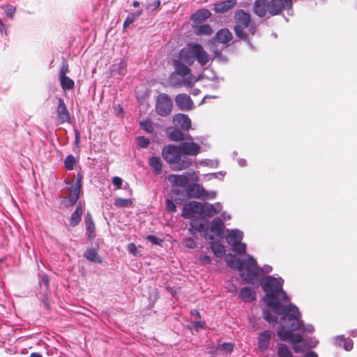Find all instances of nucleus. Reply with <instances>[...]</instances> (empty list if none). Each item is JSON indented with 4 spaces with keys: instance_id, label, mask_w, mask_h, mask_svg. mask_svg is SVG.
<instances>
[{
    "instance_id": "f257e3e1",
    "label": "nucleus",
    "mask_w": 357,
    "mask_h": 357,
    "mask_svg": "<svg viewBox=\"0 0 357 357\" xmlns=\"http://www.w3.org/2000/svg\"><path fill=\"white\" fill-rule=\"evenodd\" d=\"M263 290L266 292L265 301L268 307L275 313L280 314V301L287 302L288 296L283 290L282 282L273 276H267L261 283Z\"/></svg>"
},
{
    "instance_id": "f03ea898",
    "label": "nucleus",
    "mask_w": 357,
    "mask_h": 357,
    "mask_svg": "<svg viewBox=\"0 0 357 357\" xmlns=\"http://www.w3.org/2000/svg\"><path fill=\"white\" fill-rule=\"evenodd\" d=\"M162 156L174 171H181L188 169L193 164L189 157L183 156L178 146L166 145L162 150Z\"/></svg>"
},
{
    "instance_id": "7ed1b4c3",
    "label": "nucleus",
    "mask_w": 357,
    "mask_h": 357,
    "mask_svg": "<svg viewBox=\"0 0 357 357\" xmlns=\"http://www.w3.org/2000/svg\"><path fill=\"white\" fill-rule=\"evenodd\" d=\"M293 3L290 0H256L253 10L259 17H264L267 13L271 15H279L284 10H291Z\"/></svg>"
},
{
    "instance_id": "20e7f679",
    "label": "nucleus",
    "mask_w": 357,
    "mask_h": 357,
    "mask_svg": "<svg viewBox=\"0 0 357 357\" xmlns=\"http://www.w3.org/2000/svg\"><path fill=\"white\" fill-rule=\"evenodd\" d=\"M283 315L280 318L281 327L287 328L290 331H298L301 329L302 324L300 321L301 314L298 307L289 304L284 305L280 314Z\"/></svg>"
},
{
    "instance_id": "39448f33",
    "label": "nucleus",
    "mask_w": 357,
    "mask_h": 357,
    "mask_svg": "<svg viewBox=\"0 0 357 357\" xmlns=\"http://www.w3.org/2000/svg\"><path fill=\"white\" fill-rule=\"evenodd\" d=\"M238 271H239L240 275L245 283L252 282L264 273L263 269L257 266V261L250 255L242 260L241 268H238Z\"/></svg>"
},
{
    "instance_id": "423d86ee",
    "label": "nucleus",
    "mask_w": 357,
    "mask_h": 357,
    "mask_svg": "<svg viewBox=\"0 0 357 357\" xmlns=\"http://www.w3.org/2000/svg\"><path fill=\"white\" fill-rule=\"evenodd\" d=\"M234 17L235 21L234 31L236 37L248 44H250L249 36L244 31V29L248 28L251 22L250 14L241 9L236 11Z\"/></svg>"
},
{
    "instance_id": "0eeeda50",
    "label": "nucleus",
    "mask_w": 357,
    "mask_h": 357,
    "mask_svg": "<svg viewBox=\"0 0 357 357\" xmlns=\"http://www.w3.org/2000/svg\"><path fill=\"white\" fill-rule=\"evenodd\" d=\"M173 109V102L171 98L167 93H160L158 95L155 109V112L160 116H167Z\"/></svg>"
},
{
    "instance_id": "6e6552de",
    "label": "nucleus",
    "mask_w": 357,
    "mask_h": 357,
    "mask_svg": "<svg viewBox=\"0 0 357 357\" xmlns=\"http://www.w3.org/2000/svg\"><path fill=\"white\" fill-rule=\"evenodd\" d=\"M179 150L183 156H196L201 152V146L191 142H183L178 144Z\"/></svg>"
},
{
    "instance_id": "1a4fd4ad",
    "label": "nucleus",
    "mask_w": 357,
    "mask_h": 357,
    "mask_svg": "<svg viewBox=\"0 0 357 357\" xmlns=\"http://www.w3.org/2000/svg\"><path fill=\"white\" fill-rule=\"evenodd\" d=\"M83 176L81 174H77L75 181L73 183L70 188V195L68 196V202L71 204H75L78 199L82 189V181Z\"/></svg>"
},
{
    "instance_id": "9d476101",
    "label": "nucleus",
    "mask_w": 357,
    "mask_h": 357,
    "mask_svg": "<svg viewBox=\"0 0 357 357\" xmlns=\"http://www.w3.org/2000/svg\"><path fill=\"white\" fill-rule=\"evenodd\" d=\"M293 331L287 330L284 327H280L277 331L278 336L281 340H289L291 342L297 344L303 341V337L300 334L292 333Z\"/></svg>"
},
{
    "instance_id": "9b49d317",
    "label": "nucleus",
    "mask_w": 357,
    "mask_h": 357,
    "mask_svg": "<svg viewBox=\"0 0 357 357\" xmlns=\"http://www.w3.org/2000/svg\"><path fill=\"white\" fill-rule=\"evenodd\" d=\"M176 106L183 111H189L192 109L194 103L190 96L186 93L178 94L175 98Z\"/></svg>"
},
{
    "instance_id": "f8f14e48",
    "label": "nucleus",
    "mask_w": 357,
    "mask_h": 357,
    "mask_svg": "<svg viewBox=\"0 0 357 357\" xmlns=\"http://www.w3.org/2000/svg\"><path fill=\"white\" fill-rule=\"evenodd\" d=\"M185 195L188 198L199 199L207 196V192L198 184H191L188 185L185 190Z\"/></svg>"
},
{
    "instance_id": "ddd939ff",
    "label": "nucleus",
    "mask_w": 357,
    "mask_h": 357,
    "mask_svg": "<svg viewBox=\"0 0 357 357\" xmlns=\"http://www.w3.org/2000/svg\"><path fill=\"white\" fill-rule=\"evenodd\" d=\"M273 333L271 331H264L258 335L257 349L259 351H266L270 345Z\"/></svg>"
},
{
    "instance_id": "4468645a",
    "label": "nucleus",
    "mask_w": 357,
    "mask_h": 357,
    "mask_svg": "<svg viewBox=\"0 0 357 357\" xmlns=\"http://www.w3.org/2000/svg\"><path fill=\"white\" fill-rule=\"evenodd\" d=\"M195 59V55L193 52V44H190L188 47H183L181 50L178 54V60L190 66Z\"/></svg>"
},
{
    "instance_id": "2eb2a0df",
    "label": "nucleus",
    "mask_w": 357,
    "mask_h": 357,
    "mask_svg": "<svg viewBox=\"0 0 357 357\" xmlns=\"http://www.w3.org/2000/svg\"><path fill=\"white\" fill-rule=\"evenodd\" d=\"M193 52L195 59L202 66H204L209 61V55L199 44H193Z\"/></svg>"
},
{
    "instance_id": "dca6fc26",
    "label": "nucleus",
    "mask_w": 357,
    "mask_h": 357,
    "mask_svg": "<svg viewBox=\"0 0 357 357\" xmlns=\"http://www.w3.org/2000/svg\"><path fill=\"white\" fill-rule=\"evenodd\" d=\"M236 0H225L213 4V10L216 13H226L236 5Z\"/></svg>"
},
{
    "instance_id": "f3484780",
    "label": "nucleus",
    "mask_w": 357,
    "mask_h": 357,
    "mask_svg": "<svg viewBox=\"0 0 357 357\" xmlns=\"http://www.w3.org/2000/svg\"><path fill=\"white\" fill-rule=\"evenodd\" d=\"M174 123L181 130H188L191 127V121L188 115L184 114H177L174 116Z\"/></svg>"
},
{
    "instance_id": "a211bd4d",
    "label": "nucleus",
    "mask_w": 357,
    "mask_h": 357,
    "mask_svg": "<svg viewBox=\"0 0 357 357\" xmlns=\"http://www.w3.org/2000/svg\"><path fill=\"white\" fill-rule=\"evenodd\" d=\"M167 179L172 186L184 188L189 183V178L184 174H169Z\"/></svg>"
},
{
    "instance_id": "6ab92c4d",
    "label": "nucleus",
    "mask_w": 357,
    "mask_h": 357,
    "mask_svg": "<svg viewBox=\"0 0 357 357\" xmlns=\"http://www.w3.org/2000/svg\"><path fill=\"white\" fill-rule=\"evenodd\" d=\"M84 222L87 237L92 241L96 238V225L91 213L87 212Z\"/></svg>"
},
{
    "instance_id": "aec40b11",
    "label": "nucleus",
    "mask_w": 357,
    "mask_h": 357,
    "mask_svg": "<svg viewBox=\"0 0 357 357\" xmlns=\"http://www.w3.org/2000/svg\"><path fill=\"white\" fill-rule=\"evenodd\" d=\"M211 15V13L206 8H202L198 10L191 16V20L194 24H201L204 22L206 19L209 18Z\"/></svg>"
},
{
    "instance_id": "412c9836",
    "label": "nucleus",
    "mask_w": 357,
    "mask_h": 357,
    "mask_svg": "<svg viewBox=\"0 0 357 357\" xmlns=\"http://www.w3.org/2000/svg\"><path fill=\"white\" fill-rule=\"evenodd\" d=\"M215 38L218 43L227 44L232 38L231 32L227 28L220 29L215 34Z\"/></svg>"
},
{
    "instance_id": "4be33fe9",
    "label": "nucleus",
    "mask_w": 357,
    "mask_h": 357,
    "mask_svg": "<svg viewBox=\"0 0 357 357\" xmlns=\"http://www.w3.org/2000/svg\"><path fill=\"white\" fill-rule=\"evenodd\" d=\"M175 72L180 76L185 77L190 74V69L187 66L188 64L179 61L178 59L174 60L173 62Z\"/></svg>"
},
{
    "instance_id": "5701e85b",
    "label": "nucleus",
    "mask_w": 357,
    "mask_h": 357,
    "mask_svg": "<svg viewBox=\"0 0 357 357\" xmlns=\"http://www.w3.org/2000/svg\"><path fill=\"white\" fill-rule=\"evenodd\" d=\"M225 225L220 218H214L211 222V231L217 236L221 237L224 234Z\"/></svg>"
},
{
    "instance_id": "b1692460",
    "label": "nucleus",
    "mask_w": 357,
    "mask_h": 357,
    "mask_svg": "<svg viewBox=\"0 0 357 357\" xmlns=\"http://www.w3.org/2000/svg\"><path fill=\"white\" fill-rule=\"evenodd\" d=\"M227 242L231 246L240 243L243 239V233L238 230H231L227 236Z\"/></svg>"
},
{
    "instance_id": "393cba45",
    "label": "nucleus",
    "mask_w": 357,
    "mask_h": 357,
    "mask_svg": "<svg viewBox=\"0 0 357 357\" xmlns=\"http://www.w3.org/2000/svg\"><path fill=\"white\" fill-rule=\"evenodd\" d=\"M208 239L211 241L210 245L214 255L218 257H222L225 254V249L224 245L219 242L213 241V236H210Z\"/></svg>"
},
{
    "instance_id": "a878e982",
    "label": "nucleus",
    "mask_w": 357,
    "mask_h": 357,
    "mask_svg": "<svg viewBox=\"0 0 357 357\" xmlns=\"http://www.w3.org/2000/svg\"><path fill=\"white\" fill-rule=\"evenodd\" d=\"M239 296L245 302H252L256 299L255 292L250 287L242 288Z\"/></svg>"
},
{
    "instance_id": "bb28decb",
    "label": "nucleus",
    "mask_w": 357,
    "mask_h": 357,
    "mask_svg": "<svg viewBox=\"0 0 357 357\" xmlns=\"http://www.w3.org/2000/svg\"><path fill=\"white\" fill-rule=\"evenodd\" d=\"M149 164L156 175H159L162 171V163L161 159L158 156H153L149 160Z\"/></svg>"
},
{
    "instance_id": "cd10ccee",
    "label": "nucleus",
    "mask_w": 357,
    "mask_h": 357,
    "mask_svg": "<svg viewBox=\"0 0 357 357\" xmlns=\"http://www.w3.org/2000/svg\"><path fill=\"white\" fill-rule=\"evenodd\" d=\"M82 213L83 209L79 203L77 205L75 211L70 216V222L71 226L75 227L78 225V223L81 221Z\"/></svg>"
},
{
    "instance_id": "c85d7f7f",
    "label": "nucleus",
    "mask_w": 357,
    "mask_h": 357,
    "mask_svg": "<svg viewBox=\"0 0 357 357\" xmlns=\"http://www.w3.org/2000/svg\"><path fill=\"white\" fill-rule=\"evenodd\" d=\"M84 257L90 261L101 264L102 259L98 256V252L95 248H89L84 254Z\"/></svg>"
},
{
    "instance_id": "c756f323",
    "label": "nucleus",
    "mask_w": 357,
    "mask_h": 357,
    "mask_svg": "<svg viewBox=\"0 0 357 357\" xmlns=\"http://www.w3.org/2000/svg\"><path fill=\"white\" fill-rule=\"evenodd\" d=\"M57 115L61 122L67 121V108L63 99L59 98V105L57 107Z\"/></svg>"
},
{
    "instance_id": "7c9ffc66",
    "label": "nucleus",
    "mask_w": 357,
    "mask_h": 357,
    "mask_svg": "<svg viewBox=\"0 0 357 357\" xmlns=\"http://www.w3.org/2000/svg\"><path fill=\"white\" fill-rule=\"evenodd\" d=\"M188 208L192 213L199 215L204 213V206L200 202L191 201L188 203Z\"/></svg>"
},
{
    "instance_id": "2f4dec72",
    "label": "nucleus",
    "mask_w": 357,
    "mask_h": 357,
    "mask_svg": "<svg viewBox=\"0 0 357 357\" xmlns=\"http://www.w3.org/2000/svg\"><path fill=\"white\" fill-rule=\"evenodd\" d=\"M227 264L229 267L238 270L241 268V264L242 260L236 258V257L233 255L229 254L226 257Z\"/></svg>"
},
{
    "instance_id": "473e14b6",
    "label": "nucleus",
    "mask_w": 357,
    "mask_h": 357,
    "mask_svg": "<svg viewBox=\"0 0 357 357\" xmlns=\"http://www.w3.org/2000/svg\"><path fill=\"white\" fill-rule=\"evenodd\" d=\"M169 137L172 141L181 142L183 140L184 135L179 128H174L169 132Z\"/></svg>"
},
{
    "instance_id": "72a5a7b5",
    "label": "nucleus",
    "mask_w": 357,
    "mask_h": 357,
    "mask_svg": "<svg viewBox=\"0 0 357 357\" xmlns=\"http://www.w3.org/2000/svg\"><path fill=\"white\" fill-rule=\"evenodd\" d=\"M195 33L197 35L210 36L213 33V29L208 24H203L196 26Z\"/></svg>"
},
{
    "instance_id": "f704fd0d",
    "label": "nucleus",
    "mask_w": 357,
    "mask_h": 357,
    "mask_svg": "<svg viewBox=\"0 0 357 357\" xmlns=\"http://www.w3.org/2000/svg\"><path fill=\"white\" fill-rule=\"evenodd\" d=\"M132 202L130 199L117 197L115 199L114 204L116 207H128L132 205Z\"/></svg>"
},
{
    "instance_id": "c9c22d12",
    "label": "nucleus",
    "mask_w": 357,
    "mask_h": 357,
    "mask_svg": "<svg viewBox=\"0 0 357 357\" xmlns=\"http://www.w3.org/2000/svg\"><path fill=\"white\" fill-rule=\"evenodd\" d=\"M67 72V67L63 65L60 70V80L61 85L64 91L67 90V77L66 76V73Z\"/></svg>"
},
{
    "instance_id": "e433bc0d",
    "label": "nucleus",
    "mask_w": 357,
    "mask_h": 357,
    "mask_svg": "<svg viewBox=\"0 0 357 357\" xmlns=\"http://www.w3.org/2000/svg\"><path fill=\"white\" fill-rule=\"evenodd\" d=\"M278 354L280 357H292L291 351L285 344L279 345Z\"/></svg>"
},
{
    "instance_id": "4c0bfd02",
    "label": "nucleus",
    "mask_w": 357,
    "mask_h": 357,
    "mask_svg": "<svg viewBox=\"0 0 357 357\" xmlns=\"http://www.w3.org/2000/svg\"><path fill=\"white\" fill-rule=\"evenodd\" d=\"M142 13V11L137 13V14L135 13H130L127 17L126 18L124 22H123V28L126 29L130 26V24H132L136 18L139 16Z\"/></svg>"
},
{
    "instance_id": "58836bf2",
    "label": "nucleus",
    "mask_w": 357,
    "mask_h": 357,
    "mask_svg": "<svg viewBox=\"0 0 357 357\" xmlns=\"http://www.w3.org/2000/svg\"><path fill=\"white\" fill-rule=\"evenodd\" d=\"M264 318L271 324H276L278 323V317L273 314L269 310H264L263 312Z\"/></svg>"
},
{
    "instance_id": "ea45409f",
    "label": "nucleus",
    "mask_w": 357,
    "mask_h": 357,
    "mask_svg": "<svg viewBox=\"0 0 357 357\" xmlns=\"http://www.w3.org/2000/svg\"><path fill=\"white\" fill-rule=\"evenodd\" d=\"M140 126L148 133H152L154 131L153 123L150 120H144L141 121Z\"/></svg>"
},
{
    "instance_id": "a19ab883",
    "label": "nucleus",
    "mask_w": 357,
    "mask_h": 357,
    "mask_svg": "<svg viewBox=\"0 0 357 357\" xmlns=\"http://www.w3.org/2000/svg\"><path fill=\"white\" fill-rule=\"evenodd\" d=\"M231 247H232L233 251L237 254L243 255V254L245 253L246 244L244 243H242L241 241L234 245H231Z\"/></svg>"
},
{
    "instance_id": "79ce46f5",
    "label": "nucleus",
    "mask_w": 357,
    "mask_h": 357,
    "mask_svg": "<svg viewBox=\"0 0 357 357\" xmlns=\"http://www.w3.org/2000/svg\"><path fill=\"white\" fill-rule=\"evenodd\" d=\"M218 213L217 209L213 204H208L204 206V213L206 215L212 217Z\"/></svg>"
},
{
    "instance_id": "37998d69",
    "label": "nucleus",
    "mask_w": 357,
    "mask_h": 357,
    "mask_svg": "<svg viewBox=\"0 0 357 357\" xmlns=\"http://www.w3.org/2000/svg\"><path fill=\"white\" fill-rule=\"evenodd\" d=\"M145 239L153 245H161V243L163 242V239L159 238L153 235H148L145 237Z\"/></svg>"
},
{
    "instance_id": "c03bdc74",
    "label": "nucleus",
    "mask_w": 357,
    "mask_h": 357,
    "mask_svg": "<svg viewBox=\"0 0 357 357\" xmlns=\"http://www.w3.org/2000/svg\"><path fill=\"white\" fill-rule=\"evenodd\" d=\"M183 79L182 84L187 88H192L195 84L194 77L191 74Z\"/></svg>"
},
{
    "instance_id": "a18cd8bd",
    "label": "nucleus",
    "mask_w": 357,
    "mask_h": 357,
    "mask_svg": "<svg viewBox=\"0 0 357 357\" xmlns=\"http://www.w3.org/2000/svg\"><path fill=\"white\" fill-rule=\"evenodd\" d=\"M15 12V8L11 5H7L4 7V13L9 18H12L13 17Z\"/></svg>"
},
{
    "instance_id": "49530a36",
    "label": "nucleus",
    "mask_w": 357,
    "mask_h": 357,
    "mask_svg": "<svg viewBox=\"0 0 357 357\" xmlns=\"http://www.w3.org/2000/svg\"><path fill=\"white\" fill-rule=\"evenodd\" d=\"M233 349L234 345L231 343H223L218 347V349L223 350L227 353H231Z\"/></svg>"
},
{
    "instance_id": "de8ad7c7",
    "label": "nucleus",
    "mask_w": 357,
    "mask_h": 357,
    "mask_svg": "<svg viewBox=\"0 0 357 357\" xmlns=\"http://www.w3.org/2000/svg\"><path fill=\"white\" fill-rule=\"evenodd\" d=\"M165 204H166V208H167V211L173 213L176 211V206L172 200H170L169 199H166Z\"/></svg>"
},
{
    "instance_id": "09e8293b",
    "label": "nucleus",
    "mask_w": 357,
    "mask_h": 357,
    "mask_svg": "<svg viewBox=\"0 0 357 357\" xmlns=\"http://www.w3.org/2000/svg\"><path fill=\"white\" fill-rule=\"evenodd\" d=\"M183 244L186 248H195L197 247L196 242L192 238H188L184 240Z\"/></svg>"
},
{
    "instance_id": "8fccbe9b",
    "label": "nucleus",
    "mask_w": 357,
    "mask_h": 357,
    "mask_svg": "<svg viewBox=\"0 0 357 357\" xmlns=\"http://www.w3.org/2000/svg\"><path fill=\"white\" fill-rule=\"evenodd\" d=\"M50 281V279L48 277V275L43 274L41 278L40 284V285H43L45 287V291H47L49 288Z\"/></svg>"
},
{
    "instance_id": "3c124183",
    "label": "nucleus",
    "mask_w": 357,
    "mask_h": 357,
    "mask_svg": "<svg viewBox=\"0 0 357 357\" xmlns=\"http://www.w3.org/2000/svg\"><path fill=\"white\" fill-rule=\"evenodd\" d=\"M150 143V140L144 137H139L138 139V144L142 148H146Z\"/></svg>"
},
{
    "instance_id": "603ef678",
    "label": "nucleus",
    "mask_w": 357,
    "mask_h": 357,
    "mask_svg": "<svg viewBox=\"0 0 357 357\" xmlns=\"http://www.w3.org/2000/svg\"><path fill=\"white\" fill-rule=\"evenodd\" d=\"M123 180L119 176H114L112 178V183L117 189H121L122 185Z\"/></svg>"
},
{
    "instance_id": "864d4df0",
    "label": "nucleus",
    "mask_w": 357,
    "mask_h": 357,
    "mask_svg": "<svg viewBox=\"0 0 357 357\" xmlns=\"http://www.w3.org/2000/svg\"><path fill=\"white\" fill-rule=\"evenodd\" d=\"M199 261L202 265L204 266L211 262V258L208 255H200L199 257Z\"/></svg>"
},
{
    "instance_id": "5fc2aeb1",
    "label": "nucleus",
    "mask_w": 357,
    "mask_h": 357,
    "mask_svg": "<svg viewBox=\"0 0 357 357\" xmlns=\"http://www.w3.org/2000/svg\"><path fill=\"white\" fill-rule=\"evenodd\" d=\"M192 213L190 211L189 208H188V204L183 207V211H182V216L184 218H191V214Z\"/></svg>"
},
{
    "instance_id": "6e6d98bb",
    "label": "nucleus",
    "mask_w": 357,
    "mask_h": 357,
    "mask_svg": "<svg viewBox=\"0 0 357 357\" xmlns=\"http://www.w3.org/2000/svg\"><path fill=\"white\" fill-rule=\"evenodd\" d=\"M77 160L72 155H68V171L73 169Z\"/></svg>"
},
{
    "instance_id": "4d7b16f0",
    "label": "nucleus",
    "mask_w": 357,
    "mask_h": 357,
    "mask_svg": "<svg viewBox=\"0 0 357 357\" xmlns=\"http://www.w3.org/2000/svg\"><path fill=\"white\" fill-rule=\"evenodd\" d=\"M128 250L133 255H136L138 251L136 245L133 243L128 244Z\"/></svg>"
},
{
    "instance_id": "13d9d810",
    "label": "nucleus",
    "mask_w": 357,
    "mask_h": 357,
    "mask_svg": "<svg viewBox=\"0 0 357 357\" xmlns=\"http://www.w3.org/2000/svg\"><path fill=\"white\" fill-rule=\"evenodd\" d=\"M192 228H190V229H188V231H189L191 234L194 235V234H195V232H194V231H193V229H196V230H197V231H201L204 228V224H202V223H200V224H199L198 227H195V226L192 224Z\"/></svg>"
},
{
    "instance_id": "bf43d9fd",
    "label": "nucleus",
    "mask_w": 357,
    "mask_h": 357,
    "mask_svg": "<svg viewBox=\"0 0 357 357\" xmlns=\"http://www.w3.org/2000/svg\"><path fill=\"white\" fill-rule=\"evenodd\" d=\"M160 6V0H156L153 3H151V4L150 3L149 4V6L151 8H153V9L158 8Z\"/></svg>"
},
{
    "instance_id": "052dcab7",
    "label": "nucleus",
    "mask_w": 357,
    "mask_h": 357,
    "mask_svg": "<svg viewBox=\"0 0 357 357\" xmlns=\"http://www.w3.org/2000/svg\"><path fill=\"white\" fill-rule=\"evenodd\" d=\"M79 133L77 130H75V144L76 145L77 147H78V144L79 143Z\"/></svg>"
},
{
    "instance_id": "680f3d73",
    "label": "nucleus",
    "mask_w": 357,
    "mask_h": 357,
    "mask_svg": "<svg viewBox=\"0 0 357 357\" xmlns=\"http://www.w3.org/2000/svg\"><path fill=\"white\" fill-rule=\"evenodd\" d=\"M191 314H192V315H194L195 317V319H201L200 313L197 310H192L191 312Z\"/></svg>"
},
{
    "instance_id": "e2e57ef3",
    "label": "nucleus",
    "mask_w": 357,
    "mask_h": 357,
    "mask_svg": "<svg viewBox=\"0 0 357 357\" xmlns=\"http://www.w3.org/2000/svg\"><path fill=\"white\" fill-rule=\"evenodd\" d=\"M249 32L252 34V35H254L256 32V30H257V28L256 26L254 25V24H251L250 26L249 25Z\"/></svg>"
},
{
    "instance_id": "0e129e2a",
    "label": "nucleus",
    "mask_w": 357,
    "mask_h": 357,
    "mask_svg": "<svg viewBox=\"0 0 357 357\" xmlns=\"http://www.w3.org/2000/svg\"><path fill=\"white\" fill-rule=\"evenodd\" d=\"M211 51L214 53L215 56L216 57L218 56H221V54H222V51L221 50H219L218 49H213V47H211Z\"/></svg>"
},
{
    "instance_id": "69168bd1",
    "label": "nucleus",
    "mask_w": 357,
    "mask_h": 357,
    "mask_svg": "<svg viewBox=\"0 0 357 357\" xmlns=\"http://www.w3.org/2000/svg\"><path fill=\"white\" fill-rule=\"evenodd\" d=\"M305 357H318L317 354L314 351L308 352Z\"/></svg>"
},
{
    "instance_id": "338daca9",
    "label": "nucleus",
    "mask_w": 357,
    "mask_h": 357,
    "mask_svg": "<svg viewBox=\"0 0 357 357\" xmlns=\"http://www.w3.org/2000/svg\"><path fill=\"white\" fill-rule=\"evenodd\" d=\"M73 87H74L73 80L68 78V89H73Z\"/></svg>"
},
{
    "instance_id": "774afa93",
    "label": "nucleus",
    "mask_w": 357,
    "mask_h": 357,
    "mask_svg": "<svg viewBox=\"0 0 357 357\" xmlns=\"http://www.w3.org/2000/svg\"><path fill=\"white\" fill-rule=\"evenodd\" d=\"M30 357H43L42 355L38 352H33L31 354Z\"/></svg>"
}]
</instances>
